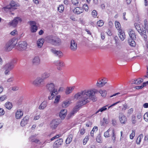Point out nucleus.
<instances>
[{
  "instance_id": "4468645a",
  "label": "nucleus",
  "mask_w": 148,
  "mask_h": 148,
  "mask_svg": "<svg viewBox=\"0 0 148 148\" xmlns=\"http://www.w3.org/2000/svg\"><path fill=\"white\" fill-rule=\"evenodd\" d=\"M54 64L58 66L57 69L59 70H61V68L64 66L63 62L62 61L59 60L55 61L54 62Z\"/></svg>"
},
{
  "instance_id": "e433bc0d",
  "label": "nucleus",
  "mask_w": 148,
  "mask_h": 148,
  "mask_svg": "<svg viewBox=\"0 0 148 148\" xmlns=\"http://www.w3.org/2000/svg\"><path fill=\"white\" fill-rule=\"evenodd\" d=\"M73 138V136L72 135H70L67 137L66 140V144H69L72 141Z\"/></svg>"
},
{
  "instance_id": "2f4dec72",
  "label": "nucleus",
  "mask_w": 148,
  "mask_h": 148,
  "mask_svg": "<svg viewBox=\"0 0 148 148\" xmlns=\"http://www.w3.org/2000/svg\"><path fill=\"white\" fill-rule=\"evenodd\" d=\"M70 101L66 100L64 101L62 103V106L64 108H66L70 105Z\"/></svg>"
},
{
  "instance_id": "3c124183",
  "label": "nucleus",
  "mask_w": 148,
  "mask_h": 148,
  "mask_svg": "<svg viewBox=\"0 0 148 148\" xmlns=\"http://www.w3.org/2000/svg\"><path fill=\"white\" fill-rule=\"evenodd\" d=\"M76 112H75L74 110H73L70 113L68 114L67 117H68V118L71 117Z\"/></svg>"
},
{
  "instance_id": "cd10ccee",
  "label": "nucleus",
  "mask_w": 148,
  "mask_h": 148,
  "mask_svg": "<svg viewBox=\"0 0 148 148\" xmlns=\"http://www.w3.org/2000/svg\"><path fill=\"white\" fill-rule=\"evenodd\" d=\"M118 32H119V38L121 40H123L125 38V32L122 30L120 31H119Z\"/></svg>"
},
{
  "instance_id": "79ce46f5",
  "label": "nucleus",
  "mask_w": 148,
  "mask_h": 148,
  "mask_svg": "<svg viewBox=\"0 0 148 148\" xmlns=\"http://www.w3.org/2000/svg\"><path fill=\"white\" fill-rule=\"evenodd\" d=\"M60 98V96L59 95H57L55 99L54 103H55L57 104L58 103Z\"/></svg>"
},
{
  "instance_id": "e2e57ef3",
  "label": "nucleus",
  "mask_w": 148,
  "mask_h": 148,
  "mask_svg": "<svg viewBox=\"0 0 148 148\" xmlns=\"http://www.w3.org/2000/svg\"><path fill=\"white\" fill-rule=\"evenodd\" d=\"M92 124V122L89 121L87 122L86 123V126L87 127H90L91 126Z\"/></svg>"
},
{
  "instance_id": "393cba45",
  "label": "nucleus",
  "mask_w": 148,
  "mask_h": 148,
  "mask_svg": "<svg viewBox=\"0 0 148 148\" xmlns=\"http://www.w3.org/2000/svg\"><path fill=\"white\" fill-rule=\"evenodd\" d=\"M10 6V7L13 10L16 9L17 7L18 6V4H16L15 2L13 1H11L9 5Z\"/></svg>"
},
{
  "instance_id": "9d476101",
  "label": "nucleus",
  "mask_w": 148,
  "mask_h": 148,
  "mask_svg": "<svg viewBox=\"0 0 148 148\" xmlns=\"http://www.w3.org/2000/svg\"><path fill=\"white\" fill-rule=\"evenodd\" d=\"M50 51L56 57L60 58L63 56V54L61 51L60 50H56L55 48H52L50 49Z\"/></svg>"
},
{
  "instance_id": "dca6fc26",
  "label": "nucleus",
  "mask_w": 148,
  "mask_h": 148,
  "mask_svg": "<svg viewBox=\"0 0 148 148\" xmlns=\"http://www.w3.org/2000/svg\"><path fill=\"white\" fill-rule=\"evenodd\" d=\"M119 118L120 122L122 124H125L127 121V118L122 112L119 113Z\"/></svg>"
},
{
  "instance_id": "603ef678",
  "label": "nucleus",
  "mask_w": 148,
  "mask_h": 148,
  "mask_svg": "<svg viewBox=\"0 0 148 148\" xmlns=\"http://www.w3.org/2000/svg\"><path fill=\"white\" fill-rule=\"evenodd\" d=\"M144 119L146 121H148V112H146L144 115Z\"/></svg>"
},
{
  "instance_id": "6ab92c4d",
  "label": "nucleus",
  "mask_w": 148,
  "mask_h": 148,
  "mask_svg": "<svg viewBox=\"0 0 148 148\" xmlns=\"http://www.w3.org/2000/svg\"><path fill=\"white\" fill-rule=\"evenodd\" d=\"M23 114L22 110L20 109L17 110L16 112V118L17 119H21L23 116Z\"/></svg>"
},
{
  "instance_id": "2eb2a0df",
  "label": "nucleus",
  "mask_w": 148,
  "mask_h": 148,
  "mask_svg": "<svg viewBox=\"0 0 148 148\" xmlns=\"http://www.w3.org/2000/svg\"><path fill=\"white\" fill-rule=\"evenodd\" d=\"M63 140L62 138H60L57 140L54 143L53 145V148H58L60 147L62 144Z\"/></svg>"
},
{
  "instance_id": "49530a36",
  "label": "nucleus",
  "mask_w": 148,
  "mask_h": 148,
  "mask_svg": "<svg viewBox=\"0 0 148 148\" xmlns=\"http://www.w3.org/2000/svg\"><path fill=\"white\" fill-rule=\"evenodd\" d=\"M135 135V130H133L132 132L130 135V138L131 139H133Z\"/></svg>"
},
{
  "instance_id": "7c9ffc66",
  "label": "nucleus",
  "mask_w": 148,
  "mask_h": 148,
  "mask_svg": "<svg viewBox=\"0 0 148 148\" xmlns=\"http://www.w3.org/2000/svg\"><path fill=\"white\" fill-rule=\"evenodd\" d=\"M83 11L82 8L79 7H77L74 10V12L77 14H79L82 13Z\"/></svg>"
},
{
  "instance_id": "4d7b16f0",
  "label": "nucleus",
  "mask_w": 148,
  "mask_h": 148,
  "mask_svg": "<svg viewBox=\"0 0 148 148\" xmlns=\"http://www.w3.org/2000/svg\"><path fill=\"white\" fill-rule=\"evenodd\" d=\"M83 8L85 10V11H87L88 10V5L86 4H84L83 6Z\"/></svg>"
},
{
  "instance_id": "b1692460",
  "label": "nucleus",
  "mask_w": 148,
  "mask_h": 148,
  "mask_svg": "<svg viewBox=\"0 0 148 148\" xmlns=\"http://www.w3.org/2000/svg\"><path fill=\"white\" fill-rule=\"evenodd\" d=\"M75 88V86H74L67 87L65 91V93L66 94L68 95L71 93L72 91L74 90Z\"/></svg>"
},
{
  "instance_id": "9b49d317",
  "label": "nucleus",
  "mask_w": 148,
  "mask_h": 148,
  "mask_svg": "<svg viewBox=\"0 0 148 148\" xmlns=\"http://www.w3.org/2000/svg\"><path fill=\"white\" fill-rule=\"evenodd\" d=\"M60 123V120L56 119L53 120L50 123L51 128L52 130L55 129Z\"/></svg>"
},
{
  "instance_id": "0e129e2a",
  "label": "nucleus",
  "mask_w": 148,
  "mask_h": 148,
  "mask_svg": "<svg viewBox=\"0 0 148 148\" xmlns=\"http://www.w3.org/2000/svg\"><path fill=\"white\" fill-rule=\"evenodd\" d=\"M80 133L81 134L83 135L85 133V130L84 128H81L80 130Z\"/></svg>"
},
{
  "instance_id": "a19ab883",
  "label": "nucleus",
  "mask_w": 148,
  "mask_h": 148,
  "mask_svg": "<svg viewBox=\"0 0 148 148\" xmlns=\"http://www.w3.org/2000/svg\"><path fill=\"white\" fill-rule=\"evenodd\" d=\"M99 92L103 97H105L106 95V91L105 90H99Z\"/></svg>"
},
{
  "instance_id": "aec40b11",
  "label": "nucleus",
  "mask_w": 148,
  "mask_h": 148,
  "mask_svg": "<svg viewBox=\"0 0 148 148\" xmlns=\"http://www.w3.org/2000/svg\"><path fill=\"white\" fill-rule=\"evenodd\" d=\"M49 92H50V93L51 94V96H49L48 97V99L49 100H51L58 93L57 89H53L52 90V91H50Z\"/></svg>"
},
{
  "instance_id": "6e6552de",
  "label": "nucleus",
  "mask_w": 148,
  "mask_h": 148,
  "mask_svg": "<svg viewBox=\"0 0 148 148\" xmlns=\"http://www.w3.org/2000/svg\"><path fill=\"white\" fill-rule=\"evenodd\" d=\"M69 49L72 51H75L77 50V43L73 39L71 40L69 46Z\"/></svg>"
},
{
  "instance_id": "1a4fd4ad",
  "label": "nucleus",
  "mask_w": 148,
  "mask_h": 148,
  "mask_svg": "<svg viewBox=\"0 0 148 148\" xmlns=\"http://www.w3.org/2000/svg\"><path fill=\"white\" fill-rule=\"evenodd\" d=\"M27 45V44L26 41H21L17 46L16 48L19 51H24L26 49Z\"/></svg>"
},
{
  "instance_id": "f704fd0d",
  "label": "nucleus",
  "mask_w": 148,
  "mask_h": 148,
  "mask_svg": "<svg viewBox=\"0 0 148 148\" xmlns=\"http://www.w3.org/2000/svg\"><path fill=\"white\" fill-rule=\"evenodd\" d=\"M143 137V136L142 134H141L139 135L137 138L136 141V143L137 145H139L140 144V143Z\"/></svg>"
},
{
  "instance_id": "864d4df0",
  "label": "nucleus",
  "mask_w": 148,
  "mask_h": 148,
  "mask_svg": "<svg viewBox=\"0 0 148 148\" xmlns=\"http://www.w3.org/2000/svg\"><path fill=\"white\" fill-rule=\"evenodd\" d=\"M131 120L133 124H134L136 123V117L135 116H132Z\"/></svg>"
},
{
  "instance_id": "09e8293b",
  "label": "nucleus",
  "mask_w": 148,
  "mask_h": 148,
  "mask_svg": "<svg viewBox=\"0 0 148 148\" xmlns=\"http://www.w3.org/2000/svg\"><path fill=\"white\" fill-rule=\"evenodd\" d=\"M97 12L96 10H93L92 13V15L94 18H96L97 15Z\"/></svg>"
},
{
  "instance_id": "c85d7f7f",
  "label": "nucleus",
  "mask_w": 148,
  "mask_h": 148,
  "mask_svg": "<svg viewBox=\"0 0 148 148\" xmlns=\"http://www.w3.org/2000/svg\"><path fill=\"white\" fill-rule=\"evenodd\" d=\"M47 105V101H44L39 106L38 109L40 110H43L46 107Z\"/></svg>"
},
{
  "instance_id": "412c9836",
  "label": "nucleus",
  "mask_w": 148,
  "mask_h": 148,
  "mask_svg": "<svg viewBox=\"0 0 148 148\" xmlns=\"http://www.w3.org/2000/svg\"><path fill=\"white\" fill-rule=\"evenodd\" d=\"M29 118L28 116H25L21 120L20 125L21 126L23 127L26 125L28 123Z\"/></svg>"
},
{
  "instance_id": "20e7f679",
  "label": "nucleus",
  "mask_w": 148,
  "mask_h": 148,
  "mask_svg": "<svg viewBox=\"0 0 148 148\" xmlns=\"http://www.w3.org/2000/svg\"><path fill=\"white\" fill-rule=\"evenodd\" d=\"M17 42V40L13 38L9 41L6 44L5 47V50L9 51H11L13 48L15 46Z\"/></svg>"
},
{
  "instance_id": "ea45409f",
  "label": "nucleus",
  "mask_w": 148,
  "mask_h": 148,
  "mask_svg": "<svg viewBox=\"0 0 148 148\" xmlns=\"http://www.w3.org/2000/svg\"><path fill=\"white\" fill-rule=\"evenodd\" d=\"M64 9V6L62 5H60L58 8V10L60 13H62Z\"/></svg>"
},
{
  "instance_id": "de8ad7c7",
  "label": "nucleus",
  "mask_w": 148,
  "mask_h": 148,
  "mask_svg": "<svg viewBox=\"0 0 148 148\" xmlns=\"http://www.w3.org/2000/svg\"><path fill=\"white\" fill-rule=\"evenodd\" d=\"M111 130L110 129H109L108 130L104 132V136L105 137H109V132Z\"/></svg>"
},
{
  "instance_id": "4c0bfd02",
  "label": "nucleus",
  "mask_w": 148,
  "mask_h": 148,
  "mask_svg": "<svg viewBox=\"0 0 148 148\" xmlns=\"http://www.w3.org/2000/svg\"><path fill=\"white\" fill-rule=\"evenodd\" d=\"M134 40L129 39L128 40V43L132 47H134L136 45V43L134 41Z\"/></svg>"
},
{
  "instance_id": "f8f14e48",
  "label": "nucleus",
  "mask_w": 148,
  "mask_h": 148,
  "mask_svg": "<svg viewBox=\"0 0 148 148\" xmlns=\"http://www.w3.org/2000/svg\"><path fill=\"white\" fill-rule=\"evenodd\" d=\"M30 25L31 26V30L32 32H36L38 29V27L36 25L35 21H31L30 22Z\"/></svg>"
},
{
  "instance_id": "7ed1b4c3",
  "label": "nucleus",
  "mask_w": 148,
  "mask_h": 148,
  "mask_svg": "<svg viewBox=\"0 0 148 148\" xmlns=\"http://www.w3.org/2000/svg\"><path fill=\"white\" fill-rule=\"evenodd\" d=\"M47 38L48 42L54 46H58L61 44V39L58 37L50 36H47Z\"/></svg>"
},
{
  "instance_id": "bb28decb",
  "label": "nucleus",
  "mask_w": 148,
  "mask_h": 148,
  "mask_svg": "<svg viewBox=\"0 0 148 148\" xmlns=\"http://www.w3.org/2000/svg\"><path fill=\"white\" fill-rule=\"evenodd\" d=\"M50 76V73L48 72H45L41 75V77L44 80L49 77Z\"/></svg>"
},
{
  "instance_id": "13d9d810",
  "label": "nucleus",
  "mask_w": 148,
  "mask_h": 148,
  "mask_svg": "<svg viewBox=\"0 0 148 148\" xmlns=\"http://www.w3.org/2000/svg\"><path fill=\"white\" fill-rule=\"evenodd\" d=\"M17 34V32L16 30H14L10 33V34L12 36H15Z\"/></svg>"
},
{
  "instance_id": "338daca9",
  "label": "nucleus",
  "mask_w": 148,
  "mask_h": 148,
  "mask_svg": "<svg viewBox=\"0 0 148 148\" xmlns=\"http://www.w3.org/2000/svg\"><path fill=\"white\" fill-rule=\"evenodd\" d=\"M5 113V112L3 109L0 108V115H3Z\"/></svg>"
},
{
  "instance_id": "5701e85b",
  "label": "nucleus",
  "mask_w": 148,
  "mask_h": 148,
  "mask_svg": "<svg viewBox=\"0 0 148 148\" xmlns=\"http://www.w3.org/2000/svg\"><path fill=\"white\" fill-rule=\"evenodd\" d=\"M67 112V110L66 109L62 110L60 112L59 116L62 119H63L66 116Z\"/></svg>"
},
{
  "instance_id": "72a5a7b5",
  "label": "nucleus",
  "mask_w": 148,
  "mask_h": 148,
  "mask_svg": "<svg viewBox=\"0 0 148 148\" xmlns=\"http://www.w3.org/2000/svg\"><path fill=\"white\" fill-rule=\"evenodd\" d=\"M143 80L142 79H139L136 80L133 79L132 81V84H139L143 82Z\"/></svg>"
},
{
  "instance_id": "bf43d9fd",
  "label": "nucleus",
  "mask_w": 148,
  "mask_h": 148,
  "mask_svg": "<svg viewBox=\"0 0 148 148\" xmlns=\"http://www.w3.org/2000/svg\"><path fill=\"white\" fill-rule=\"evenodd\" d=\"M14 80V77L13 76H12L10 78L8 79L7 81V82H13V80Z\"/></svg>"
},
{
  "instance_id": "69168bd1",
  "label": "nucleus",
  "mask_w": 148,
  "mask_h": 148,
  "mask_svg": "<svg viewBox=\"0 0 148 148\" xmlns=\"http://www.w3.org/2000/svg\"><path fill=\"white\" fill-rule=\"evenodd\" d=\"M142 116V114L141 112H139L137 114V118L138 119H140Z\"/></svg>"
},
{
  "instance_id": "c9c22d12",
  "label": "nucleus",
  "mask_w": 148,
  "mask_h": 148,
  "mask_svg": "<svg viewBox=\"0 0 148 148\" xmlns=\"http://www.w3.org/2000/svg\"><path fill=\"white\" fill-rule=\"evenodd\" d=\"M5 106L7 109L10 110L12 107V103L10 102H7L5 103Z\"/></svg>"
},
{
  "instance_id": "473e14b6",
  "label": "nucleus",
  "mask_w": 148,
  "mask_h": 148,
  "mask_svg": "<svg viewBox=\"0 0 148 148\" xmlns=\"http://www.w3.org/2000/svg\"><path fill=\"white\" fill-rule=\"evenodd\" d=\"M115 25L116 29L119 31H121L122 30L121 29V25L120 23L118 21H116L115 22Z\"/></svg>"
},
{
  "instance_id": "8fccbe9b",
  "label": "nucleus",
  "mask_w": 148,
  "mask_h": 148,
  "mask_svg": "<svg viewBox=\"0 0 148 148\" xmlns=\"http://www.w3.org/2000/svg\"><path fill=\"white\" fill-rule=\"evenodd\" d=\"M72 3L74 5L78 6L79 4L78 0H72Z\"/></svg>"
},
{
  "instance_id": "a211bd4d",
  "label": "nucleus",
  "mask_w": 148,
  "mask_h": 148,
  "mask_svg": "<svg viewBox=\"0 0 148 148\" xmlns=\"http://www.w3.org/2000/svg\"><path fill=\"white\" fill-rule=\"evenodd\" d=\"M106 83L107 82L105 81L104 79H99L97 83L96 86L98 87L101 88L104 86Z\"/></svg>"
},
{
  "instance_id": "5fc2aeb1",
  "label": "nucleus",
  "mask_w": 148,
  "mask_h": 148,
  "mask_svg": "<svg viewBox=\"0 0 148 148\" xmlns=\"http://www.w3.org/2000/svg\"><path fill=\"white\" fill-rule=\"evenodd\" d=\"M7 96L5 95L1 96L0 97V101H3L7 99Z\"/></svg>"
},
{
  "instance_id": "c03bdc74",
  "label": "nucleus",
  "mask_w": 148,
  "mask_h": 148,
  "mask_svg": "<svg viewBox=\"0 0 148 148\" xmlns=\"http://www.w3.org/2000/svg\"><path fill=\"white\" fill-rule=\"evenodd\" d=\"M97 24L98 26L99 27H102L104 24L103 21L102 20H100L97 22Z\"/></svg>"
},
{
  "instance_id": "0eeeda50",
  "label": "nucleus",
  "mask_w": 148,
  "mask_h": 148,
  "mask_svg": "<svg viewBox=\"0 0 148 148\" xmlns=\"http://www.w3.org/2000/svg\"><path fill=\"white\" fill-rule=\"evenodd\" d=\"M33 84L36 87H40L44 84V81L41 77H37L33 82Z\"/></svg>"
},
{
  "instance_id": "4be33fe9",
  "label": "nucleus",
  "mask_w": 148,
  "mask_h": 148,
  "mask_svg": "<svg viewBox=\"0 0 148 148\" xmlns=\"http://www.w3.org/2000/svg\"><path fill=\"white\" fill-rule=\"evenodd\" d=\"M129 34L131 38L130 39L135 40L136 38V36L134 32L131 29H129Z\"/></svg>"
},
{
  "instance_id": "39448f33",
  "label": "nucleus",
  "mask_w": 148,
  "mask_h": 148,
  "mask_svg": "<svg viewBox=\"0 0 148 148\" xmlns=\"http://www.w3.org/2000/svg\"><path fill=\"white\" fill-rule=\"evenodd\" d=\"M134 25L137 30L144 38L145 40L146 41L147 37L145 29L144 27H142L141 28L140 25L137 23H135Z\"/></svg>"
},
{
  "instance_id": "a18cd8bd",
  "label": "nucleus",
  "mask_w": 148,
  "mask_h": 148,
  "mask_svg": "<svg viewBox=\"0 0 148 148\" xmlns=\"http://www.w3.org/2000/svg\"><path fill=\"white\" fill-rule=\"evenodd\" d=\"M108 124V122L107 121V119L106 118H104L103 119V122H101V125L102 126H104L105 124L106 125Z\"/></svg>"
},
{
  "instance_id": "f03ea898",
  "label": "nucleus",
  "mask_w": 148,
  "mask_h": 148,
  "mask_svg": "<svg viewBox=\"0 0 148 148\" xmlns=\"http://www.w3.org/2000/svg\"><path fill=\"white\" fill-rule=\"evenodd\" d=\"M16 62V60H12L2 67V69L5 70L4 74L5 75H8L10 74V71L14 68Z\"/></svg>"
},
{
  "instance_id": "774afa93",
  "label": "nucleus",
  "mask_w": 148,
  "mask_h": 148,
  "mask_svg": "<svg viewBox=\"0 0 148 148\" xmlns=\"http://www.w3.org/2000/svg\"><path fill=\"white\" fill-rule=\"evenodd\" d=\"M144 86V84H143V85L140 86H136V88L137 89H140L143 88Z\"/></svg>"
},
{
  "instance_id": "423d86ee",
  "label": "nucleus",
  "mask_w": 148,
  "mask_h": 148,
  "mask_svg": "<svg viewBox=\"0 0 148 148\" xmlns=\"http://www.w3.org/2000/svg\"><path fill=\"white\" fill-rule=\"evenodd\" d=\"M22 21V19L21 18L17 17L14 18L13 20L9 22L8 23V25L10 26L15 27L18 23H21Z\"/></svg>"
},
{
  "instance_id": "052dcab7",
  "label": "nucleus",
  "mask_w": 148,
  "mask_h": 148,
  "mask_svg": "<svg viewBox=\"0 0 148 148\" xmlns=\"http://www.w3.org/2000/svg\"><path fill=\"white\" fill-rule=\"evenodd\" d=\"M96 140L98 143H101L102 142V140L100 136H97L96 138Z\"/></svg>"
},
{
  "instance_id": "c756f323",
  "label": "nucleus",
  "mask_w": 148,
  "mask_h": 148,
  "mask_svg": "<svg viewBox=\"0 0 148 148\" xmlns=\"http://www.w3.org/2000/svg\"><path fill=\"white\" fill-rule=\"evenodd\" d=\"M44 42V39L43 38H40L37 41V45L38 47L40 48L42 46Z\"/></svg>"
},
{
  "instance_id": "f257e3e1",
  "label": "nucleus",
  "mask_w": 148,
  "mask_h": 148,
  "mask_svg": "<svg viewBox=\"0 0 148 148\" xmlns=\"http://www.w3.org/2000/svg\"><path fill=\"white\" fill-rule=\"evenodd\" d=\"M74 98L76 99H79L78 104L73 109L75 112H76L81 106L89 102L90 100L95 102L97 100L95 96V90L92 89L84 90L79 92L75 95Z\"/></svg>"
},
{
  "instance_id": "58836bf2",
  "label": "nucleus",
  "mask_w": 148,
  "mask_h": 148,
  "mask_svg": "<svg viewBox=\"0 0 148 148\" xmlns=\"http://www.w3.org/2000/svg\"><path fill=\"white\" fill-rule=\"evenodd\" d=\"M107 106H105L100 108L96 112L95 114H97L100 112H102L106 111L107 109V108L106 107Z\"/></svg>"
},
{
  "instance_id": "37998d69",
  "label": "nucleus",
  "mask_w": 148,
  "mask_h": 148,
  "mask_svg": "<svg viewBox=\"0 0 148 148\" xmlns=\"http://www.w3.org/2000/svg\"><path fill=\"white\" fill-rule=\"evenodd\" d=\"M112 139L113 140L114 142L116 139V135L114 133V130L113 129H112Z\"/></svg>"
},
{
  "instance_id": "680f3d73",
  "label": "nucleus",
  "mask_w": 148,
  "mask_h": 148,
  "mask_svg": "<svg viewBox=\"0 0 148 148\" xmlns=\"http://www.w3.org/2000/svg\"><path fill=\"white\" fill-rule=\"evenodd\" d=\"M40 117V114H36L34 117V120H37Z\"/></svg>"
},
{
  "instance_id": "a878e982",
  "label": "nucleus",
  "mask_w": 148,
  "mask_h": 148,
  "mask_svg": "<svg viewBox=\"0 0 148 148\" xmlns=\"http://www.w3.org/2000/svg\"><path fill=\"white\" fill-rule=\"evenodd\" d=\"M10 6L8 5L6 6L3 7L2 10L5 13H7L11 12L13 11V10L10 7Z\"/></svg>"
},
{
  "instance_id": "ddd939ff",
  "label": "nucleus",
  "mask_w": 148,
  "mask_h": 148,
  "mask_svg": "<svg viewBox=\"0 0 148 148\" xmlns=\"http://www.w3.org/2000/svg\"><path fill=\"white\" fill-rule=\"evenodd\" d=\"M55 84L52 82L47 83L46 85V89L49 91H52L53 89H55Z\"/></svg>"
},
{
  "instance_id": "6e6d98bb",
  "label": "nucleus",
  "mask_w": 148,
  "mask_h": 148,
  "mask_svg": "<svg viewBox=\"0 0 148 148\" xmlns=\"http://www.w3.org/2000/svg\"><path fill=\"white\" fill-rule=\"evenodd\" d=\"M88 136H86L84 138L83 140V144L84 145H85L86 144L88 140Z\"/></svg>"
},
{
  "instance_id": "f3484780",
  "label": "nucleus",
  "mask_w": 148,
  "mask_h": 148,
  "mask_svg": "<svg viewBox=\"0 0 148 148\" xmlns=\"http://www.w3.org/2000/svg\"><path fill=\"white\" fill-rule=\"evenodd\" d=\"M32 63L34 65H38L40 63V59L38 56H35L32 59Z\"/></svg>"
}]
</instances>
